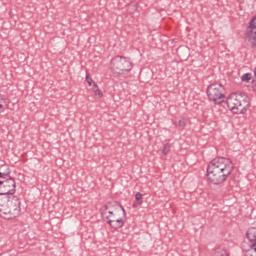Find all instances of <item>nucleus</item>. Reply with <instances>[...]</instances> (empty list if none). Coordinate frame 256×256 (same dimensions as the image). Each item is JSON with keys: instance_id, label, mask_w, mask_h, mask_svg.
Masks as SVG:
<instances>
[{"instance_id": "obj_1", "label": "nucleus", "mask_w": 256, "mask_h": 256, "mask_svg": "<svg viewBox=\"0 0 256 256\" xmlns=\"http://www.w3.org/2000/svg\"><path fill=\"white\" fill-rule=\"evenodd\" d=\"M233 162L229 158L217 157L212 159L207 166L206 176L212 185H223L233 173Z\"/></svg>"}, {"instance_id": "obj_2", "label": "nucleus", "mask_w": 256, "mask_h": 256, "mask_svg": "<svg viewBox=\"0 0 256 256\" xmlns=\"http://www.w3.org/2000/svg\"><path fill=\"white\" fill-rule=\"evenodd\" d=\"M103 214L107 215V223L111 229L117 231V229H121L125 225V217H127V212H125V208L122 205L112 210L109 209V204L104 205Z\"/></svg>"}, {"instance_id": "obj_3", "label": "nucleus", "mask_w": 256, "mask_h": 256, "mask_svg": "<svg viewBox=\"0 0 256 256\" xmlns=\"http://www.w3.org/2000/svg\"><path fill=\"white\" fill-rule=\"evenodd\" d=\"M227 107L232 111L235 115H241L249 109V102L247 98L241 94L233 93L230 94L227 98Z\"/></svg>"}, {"instance_id": "obj_4", "label": "nucleus", "mask_w": 256, "mask_h": 256, "mask_svg": "<svg viewBox=\"0 0 256 256\" xmlns=\"http://www.w3.org/2000/svg\"><path fill=\"white\" fill-rule=\"evenodd\" d=\"M21 214V200L17 196H13L8 200L6 206L0 209V217L2 219H15Z\"/></svg>"}, {"instance_id": "obj_5", "label": "nucleus", "mask_w": 256, "mask_h": 256, "mask_svg": "<svg viewBox=\"0 0 256 256\" xmlns=\"http://www.w3.org/2000/svg\"><path fill=\"white\" fill-rule=\"evenodd\" d=\"M111 69L114 73L118 75H125V73H129L131 69H133V63L127 57L116 56L111 60Z\"/></svg>"}, {"instance_id": "obj_6", "label": "nucleus", "mask_w": 256, "mask_h": 256, "mask_svg": "<svg viewBox=\"0 0 256 256\" xmlns=\"http://www.w3.org/2000/svg\"><path fill=\"white\" fill-rule=\"evenodd\" d=\"M17 184L8 174L0 172V195H15Z\"/></svg>"}, {"instance_id": "obj_7", "label": "nucleus", "mask_w": 256, "mask_h": 256, "mask_svg": "<svg viewBox=\"0 0 256 256\" xmlns=\"http://www.w3.org/2000/svg\"><path fill=\"white\" fill-rule=\"evenodd\" d=\"M207 96L214 103H221L225 99V87L221 83H213L207 87Z\"/></svg>"}, {"instance_id": "obj_8", "label": "nucleus", "mask_w": 256, "mask_h": 256, "mask_svg": "<svg viewBox=\"0 0 256 256\" xmlns=\"http://www.w3.org/2000/svg\"><path fill=\"white\" fill-rule=\"evenodd\" d=\"M246 237L250 241V245H256V228H249L246 233Z\"/></svg>"}, {"instance_id": "obj_9", "label": "nucleus", "mask_w": 256, "mask_h": 256, "mask_svg": "<svg viewBox=\"0 0 256 256\" xmlns=\"http://www.w3.org/2000/svg\"><path fill=\"white\" fill-rule=\"evenodd\" d=\"M140 205H143V194H141L140 192H137L135 194V202L133 203V208H137Z\"/></svg>"}, {"instance_id": "obj_10", "label": "nucleus", "mask_w": 256, "mask_h": 256, "mask_svg": "<svg viewBox=\"0 0 256 256\" xmlns=\"http://www.w3.org/2000/svg\"><path fill=\"white\" fill-rule=\"evenodd\" d=\"M212 256H229V252L225 248H216Z\"/></svg>"}, {"instance_id": "obj_11", "label": "nucleus", "mask_w": 256, "mask_h": 256, "mask_svg": "<svg viewBox=\"0 0 256 256\" xmlns=\"http://www.w3.org/2000/svg\"><path fill=\"white\" fill-rule=\"evenodd\" d=\"M7 109V98L0 94V113H4Z\"/></svg>"}, {"instance_id": "obj_12", "label": "nucleus", "mask_w": 256, "mask_h": 256, "mask_svg": "<svg viewBox=\"0 0 256 256\" xmlns=\"http://www.w3.org/2000/svg\"><path fill=\"white\" fill-rule=\"evenodd\" d=\"M93 93L96 97H98V99H101V97H103V92L101 91V89H99V86L95 82H93Z\"/></svg>"}, {"instance_id": "obj_13", "label": "nucleus", "mask_w": 256, "mask_h": 256, "mask_svg": "<svg viewBox=\"0 0 256 256\" xmlns=\"http://www.w3.org/2000/svg\"><path fill=\"white\" fill-rule=\"evenodd\" d=\"M246 256H256V244H250L248 250H246Z\"/></svg>"}, {"instance_id": "obj_14", "label": "nucleus", "mask_w": 256, "mask_h": 256, "mask_svg": "<svg viewBox=\"0 0 256 256\" xmlns=\"http://www.w3.org/2000/svg\"><path fill=\"white\" fill-rule=\"evenodd\" d=\"M252 74L251 73H245L244 75L241 76V81L243 83H249V81L252 79Z\"/></svg>"}, {"instance_id": "obj_15", "label": "nucleus", "mask_w": 256, "mask_h": 256, "mask_svg": "<svg viewBox=\"0 0 256 256\" xmlns=\"http://www.w3.org/2000/svg\"><path fill=\"white\" fill-rule=\"evenodd\" d=\"M169 151H171V144L167 143L163 146L162 155H169Z\"/></svg>"}, {"instance_id": "obj_16", "label": "nucleus", "mask_w": 256, "mask_h": 256, "mask_svg": "<svg viewBox=\"0 0 256 256\" xmlns=\"http://www.w3.org/2000/svg\"><path fill=\"white\" fill-rule=\"evenodd\" d=\"M8 201H9V198L0 196V209H3V207H6Z\"/></svg>"}, {"instance_id": "obj_17", "label": "nucleus", "mask_w": 256, "mask_h": 256, "mask_svg": "<svg viewBox=\"0 0 256 256\" xmlns=\"http://www.w3.org/2000/svg\"><path fill=\"white\" fill-rule=\"evenodd\" d=\"M179 127H185L187 125V118H182L178 122Z\"/></svg>"}, {"instance_id": "obj_18", "label": "nucleus", "mask_w": 256, "mask_h": 256, "mask_svg": "<svg viewBox=\"0 0 256 256\" xmlns=\"http://www.w3.org/2000/svg\"><path fill=\"white\" fill-rule=\"evenodd\" d=\"M86 81H87L89 87H91V85L93 84V79L89 78V75L86 76Z\"/></svg>"}]
</instances>
